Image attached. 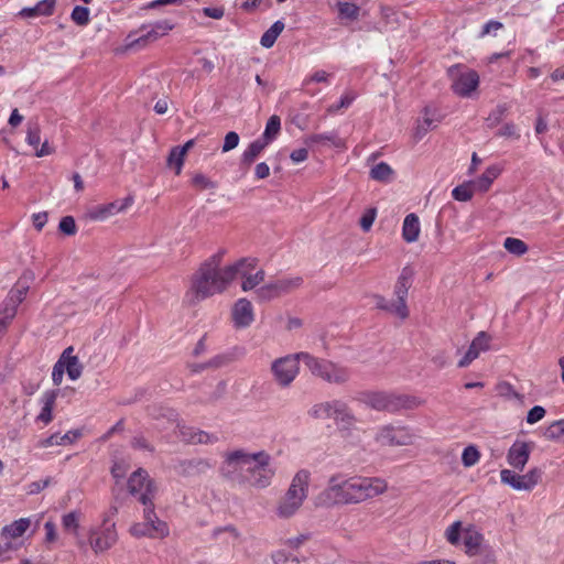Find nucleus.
<instances>
[{
    "instance_id": "35",
    "label": "nucleus",
    "mask_w": 564,
    "mask_h": 564,
    "mask_svg": "<svg viewBox=\"0 0 564 564\" xmlns=\"http://www.w3.org/2000/svg\"><path fill=\"white\" fill-rule=\"evenodd\" d=\"M284 23L282 21H275L261 36L260 44L265 47L270 48L274 45L276 39L284 30Z\"/></svg>"
},
{
    "instance_id": "16",
    "label": "nucleus",
    "mask_w": 564,
    "mask_h": 564,
    "mask_svg": "<svg viewBox=\"0 0 564 564\" xmlns=\"http://www.w3.org/2000/svg\"><path fill=\"white\" fill-rule=\"evenodd\" d=\"M448 74L453 79V91L460 97H470L479 85V75L474 69L455 65L448 69Z\"/></svg>"
},
{
    "instance_id": "57",
    "label": "nucleus",
    "mask_w": 564,
    "mask_h": 564,
    "mask_svg": "<svg viewBox=\"0 0 564 564\" xmlns=\"http://www.w3.org/2000/svg\"><path fill=\"white\" fill-rule=\"evenodd\" d=\"M383 411L391 413L399 412V394L387 392Z\"/></svg>"
},
{
    "instance_id": "37",
    "label": "nucleus",
    "mask_w": 564,
    "mask_h": 564,
    "mask_svg": "<svg viewBox=\"0 0 564 564\" xmlns=\"http://www.w3.org/2000/svg\"><path fill=\"white\" fill-rule=\"evenodd\" d=\"M281 129V120L279 116H271L267 122L264 132L262 134L263 140L268 141V144L275 139Z\"/></svg>"
},
{
    "instance_id": "51",
    "label": "nucleus",
    "mask_w": 564,
    "mask_h": 564,
    "mask_svg": "<svg viewBox=\"0 0 564 564\" xmlns=\"http://www.w3.org/2000/svg\"><path fill=\"white\" fill-rule=\"evenodd\" d=\"M58 229L65 235H75L77 231L75 219L72 216L63 217L59 221Z\"/></svg>"
},
{
    "instance_id": "24",
    "label": "nucleus",
    "mask_w": 564,
    "mask_h": 564,
    "mask_svg": "<svg viewBox=\"0 0 564 564\" xmlns=\"http://www.w3.org/2000/svg\"><path fill=\"white\" fill-rule=\"evenodd\" d=\"M530 446L525 442H514L508 451L507 462L514 469L522 470L530 457Z\"/></svg>"
},
{
    "instance_id": "23",
    "label": "nucleus",
    "mask_w": 564,
    "mask_h": 564,
    "mask_svg": "<svg viewBox=\"0 0 564 564\" xmlns=\"http://www.w3.org/2000/svg\"><path fill=\"white\" fill-rule=\"evenodd\" d=\"M182 441L191 444H213L218 441L216 435L209 434L205 431L197 430L193 426L185 424H176Z\"/></svg>"
},
{
    "instance_id": "46",
    "label": "nucleus",
    "mask_w": 564,
    "mask_h": 564,
    "mask_svg": "<svg viewBox=\"0 0 564 564\" xmlns=\"http://www.w3.org/2000/svg\"><path fill=\"white\" fill-rule=\"evenodd\" d=\"M192 185L199 191L216 188V183L213 182L209 177H207L203 173H195L193 175Z\"/></svg>"
},
{
    "instance_id": "20",
    "label": "nucleus",
    "mask_w": 564,
    "mask_h": 564,
    "mask_svg": "<svg viewBox=\"0 0 564 564\" xmlns=\"http://www.w3.org/2000/svg\"><path fill=\"white\" fill-rule=\"evenodd\" d=\"M173 28H174V25L167 20L158 21L150 25H143L141 28V31L143 32V34H141L139 37L134 39L132 34H129L128 45L130 47L143 46L149 41H155V40L166 35L171 30H173Z\"/></svg>"
},
{
    "instance_id": "5",
    "label": "nucleus",
    "mask_w": 564,
    "mask_h": 564,
    "mask_svg": "<svg viewBox=\"0 0 564 564\" xmlns=\"http://www.w3.org/2000/svg\"><path fill=\"white\" fill-rule=\"evenodd\" d=\"M413 271L410 267H404L394 285L395 300L389 302L382 296H376V306L384 310L401 319L409 316V308L406 305V297L409 289L412 284Z\"/></svg>"
},
{
    "instance_id": "8",
    "label": "nucleus",
    "mask_w": 564,
    "mask_h": 564,
    "mask_svg": "<svg viewBox=\"0 0 564 564\" xmlns=\"http://www.w3.org/2000/svg\"><path fill=\"white\" fill-rule=\"evenodd\" d=\"M347 488V475L340 473L332 475L326 487L316 495L315 506L318 508H334L350 505L349 490Z\"/></svg>"
},
{
    "instance_id": "40",
    "label": "nucleus",
    "mask_w": 564,
    "mask_h": 564,
    "mask_svg": "<svg viewBox=\"0 0 564 564\" xmlns=\"http://www.w3.org/2000/svg\"><path fill=\"white\" fill-rule=\"evenodd\" d=\"M480 459V452L475 445H469L464 448L462 454V463L465 467L469 468L475 466Z\"/></svg>"
},
{
    "instance_id": "45",
    "label": "nucleus",
    "mask_w": 564,
    "mask_h": 564,
    "mask_svg": "<svg viewBox=\"0 0 564 564\" xmlns=\"http://www.w3.org/2000/svg\"><path fill=\"white\" fill-rule=\"evenodd\" d=\"M25 141L34 149V151H36L41 143V130L39 124H29Z\"/></svg>"
},
{
    "instance_id": "31",
    "label": "nucleus",
    "mask_w": 564,
    "mask_h": 564,
    "mask_svg": "<svg viewBox=\"0 0 564 564\" xmlns=\"http://www.w3.org/2000/svg\"><path fill=\"white\" fill-rule=\"evenodd\" d=\"M369 176L373 181L387 184L393 181L394 171L388 163L380 162L370 169Z\"/></svg>"
},
{
    "instance_id": "6",
    "label": "nucleus",
    "mask_w": 564,
    "mask_h": 564,
    "mask_svg": "<svg viewBox=\"0 0 564 564\" xmlns=\"http://www.w3.org/2000/svg\"><path fill=\"white\" fill-rule=\"evenodd\" d=\"M350 505L375 499L388 490V482L381 477L348 476Z\"/></svg>"
},
{
    "instance_id": "21",
    "label": "nucleus",
    "mask_w": 564,
    "mask_h": 564,
    "mask_svg": "<svg viewBox=\"0 0 564 564\" xmlns=\"http://www.w3.org/2000/svg\"><path fill=\"white\" fill-rule=\"evenodd\" d=\"M252 303L246 299H238L231 307V321L236 328H247L254 322Z\"/></svg>"
},
{
    "instance_id": "48",
    "label": "nucleus",
    "mask_w": 564,
    "mask_h": 564,
    "mask_svg": "<svg viewBox=\"0 0 564 564\" xmlns=\"http://www.w3.org/2000/svg\"><path fill=\"white\" fill-rule=\"evenodd\" d=\"M545 435L550 440L564 441V419L553 422L546 430Z\"/></svg>"
},
{
    "instance_id": "27",
    "label": "nucleus",
    "mask_w": 564,
    "mask_h": 564,
    "mask_svg": "<svg viewBox=\"0 0 564 564\" xmlns=\"http://www.w3.org/2000/svg\"><path fill=\"white\" fill-rule=\"evenodd\" d=\"M441 121V117L437 113V110L433 107H425L423 110L422 118L417 122L416 127V137L422 138L426 132L436 127V124Z\"/></svg>"
},
{
    "instance_id": "33",
    "label": "nucleus",
    "mask_w": 564,
    "mask_h": 564,
    "mask_svg": "<svg viewBox=\"0 0 564 564\" xmlns=\"http://www.w3.org/2000/svg\"><path fill=\"white\" fill-rule=\"evenodd\" d=\"M268 147V141L263 139H257L252 141L241 154V163L250 165L254 160L262 153Z\"/></svg>"
},
{
    "instance_id": "15",
    "label": "nucleus",
    "mask_w": 564,
    "mask_h": 564,
    "mask_svg": "<svg viewBox=\"0 0 564 564\" xmlns=\"http://www.w3.org/2000/svg\"><path fill=\"white\" fill-rule=\"evenodd\" d=\"M117 511V507H112L109 510V513L105 516L102 525L99 529L90 531L89 543L96 553L110 549L117 542L118 534L116 531V524L110 520Z\"/></svg>"
},
{
    "instance_id": "7",
    "label": "nucleus",
    "mask_w": 564,
    "mask_h": 564,
    "mask_svg": "<svg viewBox=\"0 0 564 564\" xmlns=\"http://www.w3.org/2000/svg\"><path fill=\"white\" fill-rule=\"evenodd\" d=\"M304 357V365L312 376L330 384H344L350 379V370L328 359L315 357L308 352Z\"/></svg>"
},
{
    "instance_id": "52",
    "label": "nucleus",
    "mask_w": 564,
    "mask_h": 564,
    "mask_svg": "<svg viewBox=\"0 0 564 564\" xmlns=\"http://www.w3.org/2000/svg\"><path fill=\"white\" fill-rule=\"evenodd\" d=\"M240 138L237 132L230 131L225 135L221 151L229 152L236 149L239 144Z\"/></svg>"
},
{
    "instance_id": "59",
    "label": "nucleus",
    "mask_w": 564,
    "mask_h": 564,
    "mask_svg": "<svg viewBox=\"0 0 564 564\" xmlns=\"http://www.w3.org/2000/svg\"><path fill=\"white\" fill-rule=\"evenodd\" d=\"M376 219V209L367 210L360 218V227L364 231H369Z\"/></svg>"
},
{
    "instance_id": "13",
    "label": "nucleus",
    "mask_w": 564,
    "mask_h": 564,
    "mask_svg": "<svg viewBox=\"0 0 564 564\" xmlns=\"http://www.w3.org/2000/svg\"><path fill=\"white\" fill-rule=\"evenodd\" d=\"M302 284L303 279L300 275H283L258 288L256 296L260 302L271 301L300 289Z\"/></svg>"
},
{
    "instance_id": "28",
    "label": "nucleus",
    "mask_w": 564,
    "mask_h": 564,
    "mask_svg": "<svg viewBox=\"0 0 564 564\" xmlns=\"http://www.w3.org/2000/svg\"><path fill=\"white\" fill-rule=\"evenodd\" d=\"M32 524L31 518H20L4 525L1 531L15 542H22L21 538Z\"/></svg>"
},
{
    "instance_id": "32",
    "label": "nucleus",
    "mask_w": 564,
    "mask_h": 564,
    "mask_svg": "<svg viewBox=\"0 0 564 564\" xmlns=\"http://www.w3.org/2000/svg\"><path fill=\"white\" fill-rule=\"evenodd\" d=\"M180 467L182 468V473L184 475L193 476L207 471L212 468V464L207 459L195 458L182 462Z\"/></svg>"
},
{
    "instance_id": "49",
    "label": "nucleus",
    "mask_w": 564,
    "mask_h": 564,
    "mask_svg": "<svg viewBox=\"0 0 564 564\" xmlns=\"http://www.w3.org/2000/svg\"><path fill=\"white\" fill-rule=\"evenodd\" d=\"M357 95L354 91H346L341 97L338 104H334L328 108L329 112H337L341 109L348 108L354 100L356 99Z\"/></svg>"
},
{
    "instance_id": "18",
    "label": "nucleus",
    "mask_w": 564,
    "mask_h": 564,
    "mask_svg": "<svg viewBox=\"0 0 564 564\" xmlns=\"http://www.w3.org/2000/svg\"><path fill=\"white\" fill-rule=\"evenodd\" d=\"M541 477L542 470L539 468H532L524 475H519L510 469H502L500 471L501 482L519 491L532 490L539 484Z\"/></svg>"
},
{
    "instance_id": "9",
    "label": "nucleus",
    "mask_w": 564,
    "mask_h": 564,
    "mask_svg": "<svg viewBox=\"0 0 564 564\" xmlns=\"http://www.w3.org/2000/svg\"><path fill=\"white\" fill-rule=\"evenodd\" d=\"M417 438L414 430L403 424H383L375 430V442L383 447L411 446Z\"/></svg>"
},
{
    "instance_id": "22",
    "label": "nucleus",
    "mask_w": 564,
    "mask_h": 564,
    "mask_svg": "<svg viewBox=\"0 0 564 564\" xmlns=\"http://www.w3.org/2000/svg\"><path fill=\"white\" fill-rule=\"evenodd\" d=\"M491 336L486 332H479L470 343L465 355L458 361L457 366L459 368H465L469 366L475 359L479 357L481 352L489 350Z\"/></svg>"
},
{
    "instance_id": "26",
    "label": "nucleus",
    "mask_w": 564,
    "mask_h": 564,
    "mask_svg": "<svg viewBox=\"0 0 564 564\" xmlns=\"http://www.w3.org/2000/svg\"><path fill=\"white\" fill-rule=\"evenodd\" d=\"M58 395L57 390H47L45 391L41 399L40 403L42 405L41 412L36 416V422H41L45 425L52 422L53 420V409Z\"/></svg>"
},
{
    "instance_id": "30",
    "label": "nucleus",
    "mask_w": 564,
    "mask_h": 564,
    "mask_svg": "<svg viewBox=\"0 0 564 564\" xmlns=\"http://www.w3.org/2000/svg\"><path fill=\"white\" fill-rule=\"evenodd\" d=\"M420 231L421 227L419 217L415 214L406 215L402 226L403 239L409 243L415 242L419 239Z\"/></svg>"
},
{
    "instance_id": "4",
    "label": "nucleus",
    "mask_w": 564,
    "mask_h": 564,
    "mask_svg": "<svg viewBox=\"0 0 564 564\" xmlns=\"http://www.w3.org/2000/svg\"><path fill=\"white\" fill-rule=\"evenodd\" d=\"M308 414L318 420L333 419L339 431H350L357 423L348 404L340 400L316 403L310 409Z\"/></svg>"
},
{
    "instance_id": "17",
    "label": "nucleus",
    "mask_w": 564,
    "mask_h": 564,
    "mask_svg": "<svg viewBox=\"0 0 564 564\" xmlns=\"http://www.w3.org/2000/svg\"><path fill=\"white\" fill-rule=\"evenodd\" d=\"M128 489L132 496L138 497L142 505L153 502L156 494V487L153 480L142 468H139L129 477Z\"/></svg>"
},
{
    "instance_id": "2",
    "label": "nucleus",
    "mask_w": 564,
    "mask_h": 564,
    "mask_svg": "<svg viewBox=\"0 0 564 564\" xmlns=\"http://www.w3.org/2000/svg\"><path fill=\"white\" fill-rule=\"evenodd\" d=\"M223 251L206 260L192 280V286L187 296L194 301H202L227 290L232 282L231 264L219 268Z\"/></svg>"
},
{
    "instance_id": "36",
    "label": "nucleus",
    "mask_w": 564,
    "mask_h": 564,
    "mask_svg": "<svg viewBox=\"0 0 564 564\" xmlns=\"http://www.w3.org/2000/svg\"><path fill=\"white\" fill-rule=\"evenodd\" d=\"M477 191L475 189L471 181L469 182H465L458 186H456L453 191H452V196L455 200H458V202H468L473 198L474 194L476 193Z\"/></svg>"
},
{
    "instance_id": "19",
    "label": "nucleus",
    "mask_w": 564,
    "mask_h": 564,
    "mask_svg": "<svg viewBox=\"0 0 564 564\" xmlns=\"http://www.w3.org/2000/svg\"><path fill=\"white\" fill-rule=\"evenodd\" d=\"M133 203V196L129 195L123 199L90 207L86 213V217L93 221H105L111 216L126 212Z\"/></svg>"
},
{
    "instance_id": "41",
    "label": "nucleus",
    "mask_w": 564,
    "mask_h": 564,
    "mask_svg": "<svg viewBox=\"0 0 564 564\" xmlns=\"http://www.w3.org/2000/svg\"><path fill=\"white\" fill-rule=\"evenodd\" d=\"M424 404V400L410 394H399V411L414 410Z\"/></svg>"
},
{
    "instance_id": "50",
    "label": "nucleus",
    "mask_w": 564,
    "mask_h": 564,
    "mask_svg": "<svg viewBox=\"0 0 564 564\" xmlns=\"http://www.w3.org/2000/svg\"><path fill=\"white\" fill-rule=\"evenodd\" d=\"M28 290H29L28 285H22L19 283L17 285V288L10 292L9 303L12 305H15V307H18L19 304H21L23 302V300L25 299Z\"/></svg>"
},
{
    "instance_id": "12",
    "label": "nucleus",
    "mask_w": 564,
    "mask_h": 564,
    "mask_svg": "<svg viewBox=\"0 0 564 564\" xmlns=\"http://www.w3.org/2000/svg\"><path fill=\"white\" fill-rule=\"evenodd\" d=\"M305 351L290 354L274 359L271 362V373L275 383L281 388H288L300 373V361L304 362Z\"/></svg>"
},
{
    "instance_id": "25",
    "label": "nucleus",
    "mask_w": 564,
    "mask_h": 564,
    "mask_svg": "<svg viewBox=\"0 0 564 564\" xmlns=\"http://www.w3.org/2000/svg\"><path fill=\"white\" fill-rule=\"evenodd\" d=\"M72 346L67 347L61 355L58 361L62 362L67 376L70 380H77L83 372V365L80 364L77 356L74 354Z\"/></svg>"
},
{
    "instance_id": "29",
    "label": "nucleus",
    "mask_w": 564,
    "mask_h": 564,
    "mask_svg": "<svg viewBox=\"0 0 564 564\" xmlns=\"http://www.w3.org/2000/svg\"><path fill=\"white\" fill-rule=\"evenodd\" d=\"M501 167L498 165H491L486 169V171L476 180L471 181L475 189L479 193L487 192L494 181L500 175Z\"/></svg>"
},
{
    "instance_id": "10",
    "label": "nucleus",
    "mask_w": 564,
    "mask_h": 564,
    "mask_svg": "<svg viewBox=\"0 0 564 564\" xmlns=\"http://www.w3.org/2000/svg\"><path fill=\"white\" fill-rule=\"evenodd\" d=\"M444 536L454 546L459 545L463 540L465 552L469 556L478 554L484 542V535L474 525L464 528L462 521H455L448 525Z\"/></svg>"
},
{
    "instance_id": "44",
    "label": "nucleus",
    "mask_w": 564,
    "mask_h": 564,
    "mask_svg": "<svg viewBox=\"0 0 564 564\" xmlns=\"http://www.w3.org/2000/svg\"><path fill=\"white\" fill-rule=\"evenodd\" d=\"M89 9L82 6H76L70 14L72 20L80 26H85L89 23Z\"/></svg>"
},
{
    "instance_id": "62",
    "label": "nucleus",
    "mask_w": 564,
    "mask_h": 564,
    "mask_svg": "<svg viewBox=\"0 0 564 564\" xmlns=\"http://www.w3.org/2000/svg\"><path fill=\"white\" fill-rule=\"evenodd\" d=\"M203 13L208 18L219 20L225 15V10L221 7H206L203 8Z\"/></svg>"
},
{
    "instance_id": "61",
    "label": "nucleus",
    "mask_w": 564,
    "mask_h": 564,
    "mask_svg": "<svg viewBox=\"0 0 564 564\" xmlns=\"http://www.w3.org/2000/svg\"><path fill=\"white\" fill-rule=\"evenodd\" d=\"M45 529V542L51 544L57 541L56 527L52 521H47L44 524Z\"/></svg>"
},
{
    "instance_id": "43",
    "label": "nucleus",
    "mask_w": 564,
    "mask_h": 564,
    "mask_svg": "<svg viewBox=\"0 0 564 564\" xmlns=\"http://www.w3.org/2000/svg\"><path fill=\"white\" fill-rule=\"evenodd\" d=\"M338 12L341 18L356 20L359 15V7L351 2L339 1L337 3Z\"/></svg>"
},
{
    "instance_id": "14",
    "label": "nucleus",
    "mask_w": 564,
    "mask_h": 564,
    "mask_svg": "<svg viewBox=\"0 0 564 564\" xmlns=\"http://www.w3.org/2000/svg\"><path fill=\"white\" fill-rule=\"evenodd\" d=\"M257 269V260L253 258H242L231 264L232 281L240 278L243 292L257 290L265 278L263 269Z\"/></svg>"
},
{
    "instance_id": "3",
    "label": "nucleus",
    "mask_w": 564,
    "mask_h": 564,
    "mask_svg": "<svg viewBox=\"0 0 564 564\" xmlns=\"http://www.w3.org/2000/svg\"><path fill=\"white\" fill-rule=\"evenodd\" d=\"M311 484V473L300 469L292 477L285 494L280 498L275 507V514L280 519L294 517L307 499Z\"/></svg>"
},
{
    "instance_id": "11",
    "label": "nucleus",
    "mask_w": 564,
    "mask_h": 564,
    "mask_svg": "<svg viewBox=\"0 0 564 564\" xmlns=\"http://www.w3.org/2000/svg\"><path fill=\"white\" fill-rule=\"evenodd\" d=\"M143 506V521L133 523L129 529L130 534L134 538H166L170 534L169 525L158 517L154 503Z\"/></svg>"
},
{
    "instance_id": "54",
    "label": "nucleus",
    "mask_w": 564,
    "mask_h": 564,
    "mask_svg": "<svg viewBox=\"0 0 564 564\" xmlns=\"http://www.w3.org/2000/svg\"><path fill=\"white\" fill-rule=\"evenodd\" d=\"M17 311H18V307H15V305H12L10 303L7 304V306L2 311L3 317L0 319V326L2 328H7V326L10 324V322L17 315Z\"/></svg>"
},
{
    "instance_id": "42",
    "label": "nucleus",
    "mask_w": 564,
    "mask_h": 564,
    "mask_svg": "<svg viewBox=\"0 0 564 564\" xmlns=\"http://www.w3.org/2000/svg\"><path fill=\"white\" fill-rule=\"evenodd\" d=\"M184 150H180L177 147H174L167 158V164L170 167H175L176 174H180L184 164Z\"/></svg>"
},
{
    "instance_id": "64",
    "label": "nucleus",
    "mask_w": 564,
    "mask_h": 564,
    "mask_svg": "<svg viewBox=\"0 0 564 564\" xmlns=\"http://www.w3.org/2000/svg\"><path fill=\"white\" fill-rule=\"evenodd\" d=\"M508 110H509V107L506 104L499 105L491 112V115L489 116L488 120L497 123V122H499L505 117V115L508 112Z\"/></svg>"
},
{
    "instance_id": "1",
    "label": "nucleus",
    "mask_w": 564,
    "mask_h": 564,
    "mask_svg": "<svg viewBox=\"0 0 564 564\" xmlns=\"http://www.w3.org/2000/svg\"><path fill=\"white\" fill-rule=\"evenodd\" d=\"M223 458L219 473L224 478L254 489H265L272 484L275 470L265 451L250 453L239 448L224 453Z\"/></svg>"
},
{
    "instance_id": "47",
    "label": "nucleus",
    "mask_w": 564,
    "mask_h": 564,
    "mask_svg": "<svg viewBox=\"0 0 564 564\" xmlns=\"http://www.w3.org/2000/svg\"><path fill=\"white\" fill-rule=\"evenodd\" d=\"M62 524L64 530L77 535L79 527L78 514L76 512H69L63 516Z\"/></svg>"
},
{
    "instance_id": "53",
    "label": "nucleus",
    "mask_w": 564,
    "mask_h": 564,
    "mask_svg": "<svg viewBox=\"0 0 564 564\" xmlns=\"http://www.w3.org/2000/svg\"><path fill=\"white\" fill-rule=\"evenodd\" d=\"M55 4L56 0H41L35 6L37 15H51L54 11Z\"/></svg>"
},
{
    "instance_id": "58",
    "label": "nucleus",
    "mask_w": 564,
    "mask_h": 564,
    "mask_svg": "<svg viewBox=\"0 0 564 564\" xmlns=\"http://www.w3.org/2000/svg\"><path fill=\"white\" fill-rule=\"evenodd\" d=\"M311 142H332L334 145L339 147L341 141L335 133L315 134L310 138Z\"/></svg>"
},
{
    "instance_id": "63",
    "label": "nucleus",
    "mask_w": 564,
    "mask_h": 564,
    "mask_svg": "<svg viewBox=\"0 0 564 564\" xmlns=\"http://www.w3.org/2000/svg\"><path fill=\"white\" fill-rule=\"evenodd\" d=\"M502 23L501 22H498V21H495V20H490L488 21L484 26H482V30L480 32V36L484 37L490 33H495L497 32L498 30L502 29Z\"/></svg>"
},
{
    "instance_id": "34",
    "label": "nucleus",
    "mask_w": 564,
    "mask_h": 564,
    "mask_svg": "<svg viewBox=\"0 0 564 564\" xmlns=\"http://www.w3.org/2000/svg\"><path fill=\"white\" fill-rule=\"evenodd\" d=\"M22 546V542H15L10 539L2 531L0 532V562L11 560L13 553H15Z\"/></svg>"
},
{
    "instance_id": "55",
    "label": "nucleus",
    "mask_w": 564,
    "mask_h": 564,
    "mask_svg": "<svg viewBox=\"0 0 564 564\" xmlns=\"http://www.w3.org/2000/svg\"><path fill=\"white\" fill-rule=\"evenodd\" d=\"M545 416V409L541 405L533 406L527 415V423L535 424Z\"/></svg>"
},
{
    "instance_id": "39",
    "label": "nucleus",
    "mask_w": 564,
    "mask_h": 564,
    "mask_svg": "<svg viewBox=\"0 0 564 564\" xmlns=\"http://www.w3.org/2000/svg\"><path fill=\"white\" fill-rule=\"evenodd\" d=\"M503 247L507 251L516 256H522L528 251V247L524 241L512 237L505 239Z\"/></svg>"
},
{
    "instance_id": "60",
    "label": "nucleus",
    "mask_w": 564,
    "mask_h": 564,
    "mask_svg": "<svg viewBox=\"0 0 564 564\" xmlns=\"http://www.w3.org/2000/svg\"><path fill=\"white\" fill-rule=\"evenodd\" d=\"M227 362H228V358L226 356L218 355V356L214 357L213 359H210L207 364L198 366L195 369V371L203 370L207 367L219 368V367L226 365Z\"/></svg>"
},
{
    "instance_id": "56",
    "label": "nucleus",
    "mask_w": 564,
    "mask_h": 564,
    "mask_svg": "<svg viewBox=\"0 0 564 564\" xmlns=\"http://www.w3.org/2000/svg\"><path fill=\"white\" fill-rule=\"evenodd\" d=\"M498 135L511 139H519L520 134L514 123L508 122L503 124L498 131Z\"/></svg>"
},
{
    "instance_id": "38",
    "label": "nucleus",
    "mask_w": 564,
    "mask_h": 564,
    "mask_svg": "<svg viewBox=\"0 0 564 564\" xmlns=\"http://www.w3.org/2000/svg\"><path fill=\"white\" fill-rule=\"evenodd\" d=\"M387 392H370L365 394V403L376 411L384 410Z\"/></svg>"
}]
</instances>
